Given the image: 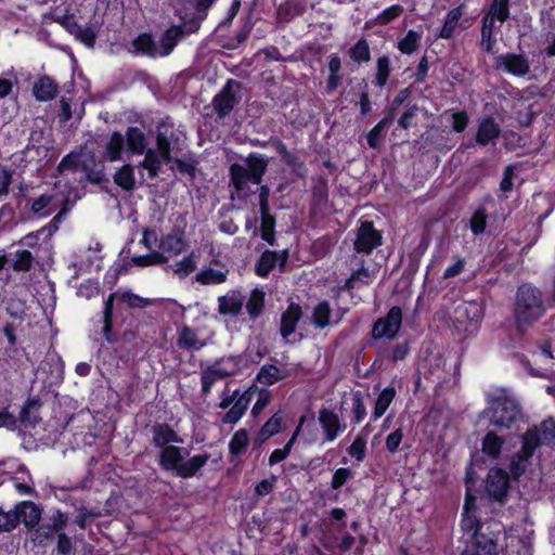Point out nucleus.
<instances>
[{
  "mask_svg": "<svg viewBox=\"0 0 555 555\" xmlns=\"http://www.w3.org/2000/svg\"><path fill=\"white\" fill-rule=\"evenodd\" d=\"M114 182L125 191H132L135 186L132 166L129 164L121 166L114 175Z\"/></svg>",
  "mask_w": 555,
  "mask_h": 555,
  "instance_id": "45",
  "label": "nucleus"
},
{
  "mask_svg": "<svg viewBox=\"0 0 555 555\" xmlns=\"http://www.w3.org/2000/svg\"><path fill=\"white\" fill-rule=\"evenodd\" d=\"M396 393V388L392 386H388L379 392L372 413L373 421H377L386 413L389 405L393 401Z\"/></svg>",
  "mask_w": 555,
  "mask_h": 555,
  "instance_id": "38",
  "label": "nucleus"
},
{
  "mask_svg": "<svg viewBox=\"0 0 555 555\" xmlns=\"http://www.w3.org/2000/svg\"><path fill=\"white\" fill-rule=\"evenodd\" d=\"M402 326V310L399 306L391 307L385 317L378 318L373 326L371 336L374 340L393 339Z\"/></svg>",
  "mask_w": 555,
  "mask_h": 555,
  "instance_id": "8",
  "label": "nucleus"
},
{
  "mask_svg": "<svg viewBox=\"0 0 555 555\" xmlns=\"http://www.w3.org/2000/svg\"><path fill=\"white\" fill-rule=\"evenodd\" d=\"M501 127L492 116L481 118L477 126L475 141L477 145L486 147L501 135Z\"/></svg>",
  "mask_w": 555,
  "mask_h": 555,
  "instance_id": "20",
  "label": "nucleus"
},
{
  "mask_svg": "<svg viewBox=\"0 0 555 555\" xmlns=\"http://www.w3.org/2000/svg\"><path fill=\"white\" fill-rule=\"evenodd\" d=\"M301 317V307L296 302H291L281 315L280 334L283 338L286 339L295 333Z\"/></svg>",
  "mask_w": 555,
  "mask_h": 555,
  "instance_id": "22",
  "label": "nucleus"
},
{
  "mask_svg": "<svg viewBox=\"0 0 555 555\" xmlns=\"http://www.w3.org/2000/svg\"><path fill=\"white\" fill-rule=\"evenodd\" d=\"M351 401V424L358 425L366 416V408L364 404L363 393L360 390H356L354 392H352Z\"/></svg>",
  "mask_w": 555,
  "mask_h": 555,
  "instance_id": "53",
  "label": "nucleus"
},
{
  "mask_svg": "<svg viewBox=\"0 0 555 555\" xmlns=\"http://www.w3.org/2000/svg\"><path fill=\"white\" fill-rule=\"evenodd\" d=\"M159 249L173 256L182 254L189 247L184 228L175 225L169 233L160 238Z\"/></svg>",
  "mask_w": 555,
  "mask_h": 555,
  "instance_id": "17",
  "label": "nucleus"
},
{
  "mask_svg": "<svg viewBox=\"0 0 555 555\" xmlns=\"http://www.w3.org/2000/svg\"><path fill=\"white\" fill-rule=\"evenodd\" d=\"M332 308L327 300L320 301L312 311V323L317 328H325L331 324Z\"/></svg>",
  "mask_w": 555,
  "mask_h": 555,
  "instance_id": "43",
  "label": "nucleus"
},
{
  "mask_svg": "<svg viewBox=\"0 0 555 555\" xmlns=\"http://www.w3.org/2000/svg\"><path fill=\"white\" fill-rule=\"evenodd\" d=\"M172 162L176 164L178 172L182 177H186L189 182H193L195 180L199 165V162L196 157H173Z\"/></svg>",
  "mask_w": 555,
  "mask_h": 555,
  "instance_id": "41",
  "label": "nucleus"
},
{
  "mask_svg": "<svg viewBox=\"0 0 555 555\" xmlns=\"http://www.w3.org/2000/svg\"><path fill=\"white\" fill-rule=\"evenodd\" d=\"M266 304V293L256 287L254 288L246 302V310L249 317V320L256 321L263 312Z\"/></svg>",
  "mask_w": 555,
  "mask_h": 555,
  "instance_id": "34",
  "label": "nucleus"
},
{
  "mask_svg": "<svg viewBox=\"0 0 555 555\" xmlns=\"http://www.w3.org/2000/svg\"><path fill=\"white\" fill-rule=\"evenodd\" d=\"M543 439L540 429L532 426L521 436V448L516 453L515 459L518 462H529L537 449L543 444Z\"/></svg>",
  "mask_w": 555,
  "mask_h": 555,
  "instance_id": "18",
  "label": "nucleus"
},
{
  "mask_svg": "<svg viewBox=\"0 0 555 555\" xmlns=\"http://www.w3.org/2000/svg\"><path fill=\"white\" fill-rule=\"evenodd\" d=\"M347 452L351 457L356 459V461L362 462L366 455V438L362 435H358L348 447Z\"/></svg>",
  "mask_w": 555,
  "mask_h": 555,
  "instance_id": "60",
  "label": "nucleus"
},
{
  "mask_svg": "<svg viewBox=\"0 0 555 555\" xmlns=\"http://www.w3.org/2000/svg\"><path fill=\"white\" fill-rule=\"evenodd\" d=\"M220 361H216L215 364L208 366L201 374L202 393L208 395L211 391L214 384L228 377L231 373L224 369L219 367Z\"/></svg>",
  "mask_w": 555,
  "mask_h": 555,
  "instance_id": "28",
  "label": "nucleus"
},
{
  "mask_svg": "<svg viewBox=\"0 0 555 555\" xmlns=\"http://www.w3.org/2000/svg\"><path fill=\"white\" fill-rule=\"evenodd\" d=\"M503 443V438L493 431H489L482 439V452L492 459H496L501 454Z\"/></svg>",
  "mask_w": 555,
  "mask_h": 555,
  "instance_id": "49",
  "label": "nucleus"
},
{
  "mask_svg": "<svg viewBox=\"0 0 555 555\" xmlns=\"http://www.w3.org/2000/svg\"><path fill=\"white\" fill-rule=\"evenodd\" d=\"M197 333L189 325H183L179 331L177 346L183 350H199L204 347Z\"/></svg>",
  "mask_w": 555,
  "mask_h": 555,
  "instance_id": "31",
  "label": "nucleus"
},
{
  "mask_svg": "<svg viewBox=\"0 0 555 555\" xmlns=\"http://www.w3.org/2000/svg\"><path fill=\"white\" fill-rule=\"evenodd\" d=\"M509 487L511 478L505 469L501 467L489 469L485 481V491L491 501L505 503Z\"/></svg>",
  "mask_w": 555,
  "mask_h": 555,
  "instance_id": "9",
  "label": "nucleus"
},
{
  "mask_svg": "<svg viewBox=\"0 0 555 555\" xmlns=\"http://www.w3.org/2000/svg\"><path fill=\"white\" fill-rule=\"evenodd\" d=\"M242 89V82L235 79H228L221 90L212 99V107L219 119H223L240 103L241 98L236 90Z\"/></svg>",
  "mask_w": 555,
  "mask_h": 555,
  "instance_id": "6",
  "label": "nucleus"
},
{
  "mask_svg": "<svg viewBox=\"0 0 555 555\" xmlns=\"http://www.w3.org/2000/svg\"><path fill=\"white\" fill-rule=\"evenodd\" d=\"M133 260L138 266L150 267L167 263L168 257L165 256L164 253L154 250L147 255L138 256Z\"/></svg>",
  "mask_w": 555,
  "mask_h": 555,
  "instance_id": "58",
  "label": "nucleus"
},
{
  "mask_svg": "<svg viewBox=\"0 0 555 555\" xmlns=\"http://www.w3.org/2000/svg\"><path fill=\"white\" fill-rule=\"evenodd\" d=\"M208 9H202L197 5V0H186L176 10V15L180 20L182 30L186 36L197 33L201 29L203 21L207 16Z\"/></svg>",
  "mask_w": 555,
  "mask_h": 555,
  "instance_id": "7",
  "label": "nucleus"
},
{
  "mask_svg": "<svg viewBox=\"0 0 555 555\" xmlns=\"http://www.w3.org/2000/svg\"><path fill=\"white\" fill-rule=\"evenodd\" d=\"M287 377V374L282 372L274 364H263L256 375V380L266 386H272L278 382H281Z\"/></svg>",
  "mask_w": 555,
  "mask_h": 555,
  "instance_id": "35",
  "label": "nucleus"
},
{
  "mask_svg": "<svg viewBox=\"0 0 555 555\" xmlns=\"http://www.w3.org/2000/svg\"><path fill=\"white\" fill-rule=\"evenodd\" d=\"M131 44L137 54L146 55L153 59L159 56L158 46L151 33L139 34L132 40Z\"/></svg>",
  "mask_w": 555,
  "mask_h": 555,
  "instance_id": "27",
  "label": "nucleus"
},
{
  "mask_svg": "<svg viewBox=\"0 0 555 555\" xmlns=\"http://www.w3.org/2000/svg\"><path fill=\"white\" fill-rule=\"evenodd\" d=\"M391 70V61L388 55H382L377 57L376 72L373 81L374 86L376 88L383 89L389 80Z\"/></svg>",
  "mask_w": 555,
  "mask_h": 555,
  "instance_id": "40",
  "label": "nucleus"
},
{
  "mask_svg": "<svg viewBox=\"0 0 555 555\" xmlns=\"http://www.w3.org/2000/svg\"><path fill=\"white\" fill-rule=\"evenodd\" d=\"M117 293H111L103 301L102 317L99 321L100 331L104 340L112 347L115 356L122 360L121 346L133 340L137 336V332L133 330H125L118 334L114 327L116 314H115V299Z\"/></svg>",
  "mask_w": 555,
  "mask_h": 555,
  "instance_id": "4",
  "label": "nucleus"
},
{
  "mask_svg": "<svg viewBox=\"0 0 555 555\" xmlns=\"http://www.w3.org/2000/svg\"><path fill=\"white\" fill-rule=\"evenodd\" d=\"M545 312L542 292L531 284L518 287L515 301V321L517 327L529 326L538 321Z\"/></svg>",
  "mask_w": 555,
  "mask_h": 555,
  "instance_id": "3",
  "label": "nucleus"
},
{
  "mask_svg": "<svg viewBox=\"0 0 555 555\" xmlns=\"http://www.w3.org/2000/svg\"><path fill=\"white\" fill-rule=\"evenodd\" d=\"M403 13V8L400 4H392L383 10L376 17L379 25H387L397 20Z\"/></svg>",
  "mask_w": 555,
  "mask_h": 555,
  "instance_id": "64",
  "label": "nucleus"
},
{
  "mask_svg": "<svg viewBox=\"0 0 555 555\" xmlns=\"http://www.w3.org/2000/svg\"><path fill=\"white\" fill-rule=\"evenodd\" d=\"M33 91L38 101L47 102L57 95L59 85L50 76L44 75L35 82Z\"/></svg>",
  "mask_w": 555,
  "mask_h": 555,
  "instance_id": "26",
  "label": "nucleus"
},
{
  "mask_svg": "<svg viewBox=\"0 0 555 555\" xmlns=\"http://www.w3.org/2000/svg\"><path fill=\"white\" fill-rule=\"evenodd\" d=\"M16 512L23 522L28 529H34L41 519V508L34 502H22L16 506Z\"/></svg>",
  "mask_w": 555,
  "mask_h": 555,
  "instance_id": "29",
  "label": "nucleus"
},
{
  "mask_svg": "<svg viewBox=\"0 0 555 555\" xmlns=\"http://www.w3.org/2000/svg\"><path fill=\"white\" fill-rule=\"evenodd\" d=\"M41 406V401L38 397H29L24 402V404L21 408L20 415L17 417V422L20 421L23 425H31L35 426L39 417L37 415H34V411H38Z\"/></svg>",
  "mask_w": 555,
  "mask_h": 555,
  "instance_id": "37",
  "label": "nucleus"
},
{
  "mask_svg": "<svg viewBox=\"0 0 555 555\" xmlns=\"http://www.w3.org/2000/svg\"><path fill=\"white\" fill-rule=\"evenodd\" d=\"M172 269L179 279H185L196 270L195 253L191 251L188 256L177 261L175 264L168 266Z\"/></svg>",
  "mask_w": 555,
  "mask_h": 555,
  "instance_id": "48",
  "label": "nucleus"
},
{
  "mask_svg": "<svg viewBox=\"0 0 555 555\" xmlns=\"http://www.w3.org/2000/svg\"><path fill=\"white\" fill-rule=\"evenodd\" d=\"M257 400L251 409V416L257 418L260 413L270 404L272 400V391L268 388L257 387Z\"/></svg>",
  "mask_w": 555,
  "mask_h": 555,
  "instance_id": "56",
  "label": "nucleus"
},
{
  "mask_svg": "<svg viewBox=\"0 0 555 555\" xmlns=\"http://www.w3.org/2000/svg\"><path fill=\"white\" fill-rule=\"evenodd\" d=\"M125 139L126 149L132 155H142L147 150V138L139 127H128Z\"/></svg>",
  "mask_w": 555,
  "mask_h": 555,
  "instance_id": "24",
  "label": "nucleus"
},
{
  "mask_svg": "<svg viewBox=\"0 0 555 555\" xmlns=\"http://www.w3.org/2000/svg\"><path fill=\"white\" fill-rule=\"evenodd\" d=\"M244 297L237 292H232L218 298V312L222 315L236 317L242 312Z\"/></svg>",
  "mask_w": 555,
  "mask_h": 555,
  "instance_id": "25",
  "label": "nucleus"
},
{
  "mask_svg": "<svg viewBox=\"0 0 555 555\" xmlns=\"http://www.w3.org/2000/svg\"><path fill=\"white\" fill-rule=\"evenodd\" d=\"M249 447V436L245 428L236 430L229 441V454L233 457L242 456Z\"/></svg>",
  "mask_w": 555,
  "mask_h": 555,
  "instance_id": "36",
  "label": "nucleus"
},
{
  "mask_svg": "<svg viewBox=\"0 0 555 555\" xmlns=\"http://www.w3.org/2000/svg\"><path fill=\"white\" fill-rule=\"evenodd\" d=\"M156 147L157 153L162 159L166 163H171L173 157L171 156V142L166 133L158 131L156 134Z\"/></svg>",
  "mask_w": 555,
  "mask_h": 555,
  "instance_id": "59",
  "label": "nucleus"
},
{
  "mask_svg": "<svg viewBox=\"0 0 555 555\" xmlns=\"http://www.w3.org/2000/svg\"><path fill=\"white\" fill-rule=\"evenodd\" d=\"M412 94L411 87H406L401 89L393 98L389 106L384 112V118L389 119V121L392 124L393 119L397 115V111L400 105H402Z\"/></svg>",
  "mask_w": 555,
  "mask_h": 555,
  "instance_id": "54",
  "label": "nucleus"
},
{
  "mask_svg": "<svg viewBox=\"0 0 555 555\" xmlns=\"http://www.w3.org/2000/svg\"><path fill=\"white\" fill-rule=\"evenodd\" d=\"M259 211H260V217H261L260 236L269 245L274 246V245H276V238H275L276 219H275V216H273L270 212V209H260Z\"/></svg>",
  "mask_w": 555,
  "mask_h": 555,
  "instance_id": "30",
  "label": "nucleus"
},
{
  "mask_svg": "<svg viewBox=\"0 0 555 555\" xmlns=\"http://www.w3.org/2000/svg\"><path fill=\"white\" fill-rule=\"evenodd\" d=\"M144 155H145V157L140 163V167L146 169L149 172V177L151 179H154L159 175V172L162 170V167H163L162 160L163 159H162L160 155L152 149L145 150Z\"/></svg>",
  "mask_w": 555,
  "mask_h": 555,
  "instance_id": "44",
  "label": "nucleus"
},
{
  "mask_svg": "<svg viewBox=\"0 0 555 555\" xmlns=\"http://www.w3.org/2000/svg\"><path fill=\"white\" fill-rule=\"evenodd\" d=\"M495 66L504 72L522 77L530 72V64L527 56L522 53L507 52L501 54L495 60Z\"/></svg>",
  "mask_w": 555,
  "mask_h": 555,
  "instance_id": "16",
  "label": "nucleus"
},
{
  "mask_svg": "<svg viewBox=\"0 0 555 555\" xmlns=\"http://www.w3.org/2000/svg\"><path fill=\"white\" fill-rule=\"evenodd\" d=\"M422 35L413 29L408 30L405 36L398 41V50L403 54H412L421 43Z\"/></svg>",
  "mask_w": 555,
  "mask_h": 555,
  "instance_id": "51",
  "label": "nucleus"
},
{
  "mask_svg": "<svg viewBox=\"0 0 555 555\" xmlns=\"http://www.w3.org/2000/svg\"><path fill=\"white\" fill-rule=\"evenodd\" d=\"M391 122L384 117L367 132L366 143L371 149L377 150L382 146L387 135V129Z\"/></svg>",
  "mask_w": 555,
  "mask_h": 555,
  "instance_id": "39",
  "label": "nucleus"
},
{
  "mask_svg": "<svg viewBox=\"0 0 555 555\" xmlns=\"http://www.w3.org/2000/svg\"><path fill=\"white\" fill-rule=\"evenodd\" d=\"M256 390L257 386L251 385L244 391L236 388L229 393L230 397H233L234 404L222 415L221 423L224 425L237 424L246 414Z\"/></svg>",
  "mask_w": 555,
  "mask_h": 555,
  "instance_id": "11",
  "label": "nucleus"
},
{
  "mask_svg": "<svg viewBox=\"0 0 555 555\" xmlns=\"http://www.w3.org/2000/svg\"><path fill=\"white\" fill-rule=\"evenodd\" d=\"M302 11L298 0H286L278 8V18L283 23H289L294 17L301 15Z\"/></svg>",
  "mask_w": 555,
  "mask_h": 555,
  "instance_id": "50",
  "label": "nucleus"
},
{
  "mask_svg": "<svg viewBox=\"0 0 555 555\" xmlns=\"http://www.w3.org/2000/svg\"><path fill=\"white\" fill-rule=\"evenodd\" d=\"M270 145L281 157V160L291 169L292 173L298 178H304L307 171L305 162L293 152H289L286 144L278 137H271L268 142H263L260 146Z\"/></svg>",
  "mask_w": 555,
  "mask_h": 555,
  "instance_id": "14",
  "label": "nucleus"
},
{
  "mask_svg": "<svg viewBox=\"0 0 555 555\" xmlns=\"http://www.w3.org/2000/svg\"><path fill=\"white\" fill-rule=\"evenodd\" d=\"M353 478V472L349 467H340L333 474L331 488L333 490L341 489L349 480Z\"/></svg>",
  "mask_w": 555,
  "mask_h": 555,
  "instance_id": "61",
  "label": "nucleus"
},
{
  "mask_svg": "<svg viewBox=\"0 0 555 555\" xmlns=\"http://www.w3.org/2000/svg\"><path fill=\"white\" fill-rule=\"evenodd\" d=\"M186 37L181 26L172 25L167 28L158 41L159 56H168L175 50L177 44Z\"/></svg>",
  "mask_w": 555,
  "mask_h": 555,
  "instance_id": "23",
  "label": "nucleus"
},
{
  "mask_svg": "<svg viewBox=\"0 0 555 555\" xmlns=\"http://www.w3.org/2000/svg\"><path fill=\"white\" fill-rule=\"evenodd\" d=\"M246 167L234 163L230 166V181L235 191L242 192L248 188V183L260 184L268 170L269 160L266 156L249 153L245 159Z\"/></svg>",
  "mask_w": 555,
  "mask_h": 555,
  "instance_id": "5",
  "label": "nucleus"
},
{
  "mask_svg": "<svg viewBox=\"0 0 555 555\" xmlns=\"http://www.w3.org/2000/svg\"><path fill=\"white\" fill-rule=\"evenodd\" d=\"M488 224V211L483 205H480L469 218V230L475 236L485 233Z\"/></svg>",
  "mask_w": 555,
  "mask_h": 555,
  "instance_id": "47",
  "label": "nucleus"
},
{
  "mask_svg": "<svg viewBox=\"0 0 555 555\" xmlns=\"http://www.w3.org/2000/svg\"><path fill=\"white\" fill-rule=\"evenodd\" d=\"M152 444L156 448H165L173 443H182L181 437L167 423H156L152 426Z\"/></svg>",
  "mask_w": 555,
  "mask_h": 555,
  "instance_id": "21",
  "label": "nucleus"
},
{
  "mask_svg": "<svg viewBox=\"0 0 555 555\" xmlns=\"http://www.w3.org/2000/svg\"><path fill=\"white\" fill-rule=\"evenodd\" d=\"M34 257L29 250L22 249L15 254V260L12 264V269L15 272H27L33 268Z\"/></svg>",
  "mask_w": 555,
  "mask_h": 555,
  "instance_id": "57",
  "label": "nucleus"
},
{
  "mask_svg": "<svg viewBox=\"0 0 555 555\" xmlns=\"http://www.w3.org/2000/svg\"><path fill=\"white\" fill-rule=\"evenodd\" d=\"M464 14V4H460L451 9L447 15L438 37L442 39H451L454 35L456 25Z\"/></svg>",
  "mask_w": 555,
  "mask_h": 555,
  "instance_id": "32",
  "label": "nucleus"
},
{
  "mask_svg": "<svg viewBox=\"0 0 555 555\" xmlns=\"http://www.w3.org/2000/svg\"><path fill=\"white\" fill-rule=\"evenodd\" d=\"M287 258L288 251L286 249L282 251L266 249L256 261L255 274L266 279L278 264L283 269L287 262Z\"/></svg>",
  "mask_w": 555,
  "mask_h": 555,
  "instance_id": "15",
  "label": "nucleus"
},
{
  "mask_svg": "<svg viewBox=\"0 0 555 555\" xmlns=\"http://www.w3.org/2000/svg\"><path fill=\"white\" fill-rule=\"evenodd\" d=\"M460 526L464 533L470 534L462 555H499L500 530H491L490 524L480 521L476 516L474 499H466Z\"/></svg>",
  "mask_w": 555,
  "mask_h": 555,
  "instance_id": "1",
  "label": "nucleus"
},
{
  "mask_svg": "<svg viewBox=\"0 0 555 555\" xmlns=\"http://www.w3.org/2000/svg\"><path fill=\"white\" fill-rule=\"evenodd\" d=\"M319 423L323 429L325 442L334 441L346 429V424H341L339 416L326 408L320 409Z\"/></svg>",
  "mask_w": 555,
  "mask_h": 555,
  "instance_id": "19",
  "label": "nucleus"
},
{
  "mask_svg": "<svg viewBox=\"0 0 555 555\" xmlns=\"http://www.w3.org/2000/svg\"><path fill=\"white\" fill-rule=\"evenodd\" d=\"M282 412H275L258 430L264 439H270L282 431Z\"/></svg>",
  "mask_w": 555,
  "mask_h": 555,
  "instance_id": "52",
  "label": "nucleus"
},
{
  "mask_svg": "<svg viewBox=\"0 0 555 555\" xmlns=\"http://www.w3.org/2000/svg\"><path fill=\"white\" fill-rule=\"evenodd\" d=\"M126 147L125 135L119 131H114L106 145L105 155L109 162H118L122 158V152Z\"/></svg>",
  "mask_w": 555,
  "mask_h": 555,
  "instance_id": "33",
  "label": "nucleus"
},
{
  "mask_svg": "<svg viewBox=\"0 0 555 555\" xmlns=\"http://www.w3.org/2000/svg\"><path fill=\"white\" fill-rule=\"evenodd\" d=\"M509 0H492L487 13L503 24L509 18Z\"/></svg>",
  "mask_w": 555,
  "mask_h": 555,
  "instance_id": "55",
  "label": "nucleus"
},
{
  "mask_svg": "<svg viewBox=\"0 0 555 555\" xmlns=\"http://www.w3.org/2000/svg\"><path fill=\"white\" fill-rule=\"evenodd\" d=\"M21 522L16 508L14 511L4 512L0 507V530L11 531Z\"/></svg>",
  "mask_w": 555,
  "mask_h": 555,
  "instance_id": "62",
  "label": "nucleus"
},
{
  "mask_svg": "<svg viewBox=\"0 0 555 555\" xmlns=\"http://www.w3.org/2000/svg\"><path fill=\"white\" fill-rule=\"evenodd\" d=\"M34 529L33 540L38 542V544L52 541L56 534V531L52 530V526L49 522L38 524Z\"/></svg>",
  "mask_w": 555,
  "mask_h": 555,
  "instance_id": "63",
  "label": "nucleus"
},
{
  "mask_svg": "<svg viewBox=\"0 0 555 555\" xmlns=\"http://www.w3.org/2000/svg\"><path fill=\"white\" fill-rule=\"evenodd\" d=\"M483 318V309L476 301L465 302L455 309L456 327L467 335L475 333Z\"/></svg>",
  "mask_w": 555,
  "mask_h": 555,
  "instance_id": "13",
  "label": "nucleus"
},
{
  "mask_svg": "<svg viewBox=\"0 0 555 555\" xmlns=\"http://www.w3.org/2000/svg\"><path fill=\"white\" fill-rule=\"evenodd\" d=\"M521 417V408L513 399L503 397L495 401L491 423L498 428H512Z\"/></svg>",
  "mask_w": 555,
  "mask_h": 555,
  "instance_id": "12",
  "label": "nucleus"
},
{
  "mask_svg": "<svg viewBox=\"0 0 555 555\" xmlns=\"http://www.w3.org/2000/svg\"><path fill=\"white\" fill-rule=\"evenodd\" d=\"M349 57L358 65L366 64L371 61V49L365 38H360L348 50Z\"/></svg>",
  "mask_w": 555,
  "mask_h": 555,
  "instance_id": "42",
  "label": "nucleus"
},
{
  "mask_svg": "<svg viewBox=\"0 0 555 555\" xmlns=\"http://www.w3.org/2000/svg\"><path fill=\"white\" fill-rule=\"evenodd\" d=\"M183 450V448L175 444L162 448L157 456V463L163 470L172 472L182 479L196 477L207 465L210 454L207 452L194 454L184 461Z\"/></svg>",
  "mask_w": 555,
  "mask_h": 555,
  "instance_id": "2",
  "label": "nucleus"
},
{
  "mask_svg": "<svg viewBox=\"0 0 555 555\" xmlns=\"http://www.w3.org/2000/svg\"><path fill=\"white\" fill-rule=\"evenodd\" d=\"M383 244L382 231L374 227L372 221H361L356 232L353 249L358 254L370 255Z\"/></svg>",
  "mask_w": 555,
  "mask_h": 555,
  "instance_id": "10",
  "label": "nucleus"
},
{
  "mask_svg": "<svg viewBox=\"0 0 555 555\" xmlns=\"http://www.w3.org/2000/svg\"><path fill=\"white\" fill-rule=\"evenodd\" d=\"M228 272H223L217 269L207 268L195 275V281L202 285H218L227 281Z\"/></svg>",
  "mask_w": 555,
  "mask_h": 555,
  "instance_id": "46",
  "label": "nucleus"
}]
</instances>
